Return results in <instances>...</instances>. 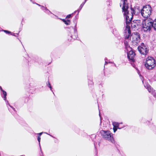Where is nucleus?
<instances>
[{
	"mask_svg": "<svg viewBox=\"0 0 156 156\" xmlns=\"http://www.w3.org/2000/svg\"><path fill=\"white\" fill-rule=\"evenodd\" d=\"M122 2L123 6L122 8V11L124 12V15L125 18L126 22V28L124 30V36L126 39H129L131 34L130 25L133 17V14H135V10L131 9V12L129 13L128 10L129 7L127 4V0H121Z\"/></svg>",
	"mask_w": 156,
	"mask_h": 156,
	"instance_id": "obj_1",
	"label": "nucleus"
},
{
	"mask_svg": "<svg viewBox=\"0 0 156 156\" xmlns=\"http://www.w3.org/2000/svg\"><path fill=\"white\" fill-rule=\"evenodd\" d=\"M153 20L150 18L144 21L142 23V30L144 32H149L154 26Z\"/></svg>",
	"mask_w": 156,
	"mask_h": 156,
	"instance_id": "obj_2",
	"label": "nucleus"
},
{
	"mask_svg": "<svg viewBox=\"0 0 156 156\" xmlns=\"http://www.w3.org/2000/svg\"><path fill=\"white\" fill-rule=\"evenodd\" d=\"M151 8L149 5L144 6L140 10L141 15L144 18H147L150 16L151 14Z\"/></svg>",
	"mask_w": 156,
	"mask_h": 156,
	"instance_id": "obj_3",
	"label": "nucleus"
},
{
	"mask_svg": "<svg viewBox=\"0 0 156 156\" xmlns=\"http://www.w3.org/2000/svg\"><path fill=\"white\" fill-rule=\"evenodd\" d=\"M155 60L152 57H149L147 58L144 65L148 69H151L155 66Z\"/></svg>",
	"mask_w": 156,
	"mask_h": 156,
	"instance_id": "obj_4",
	"label": "nucleus"
},
{
	"mask_svg": "<svg viewBox=\"0 0 156 156\" xmlns=\"http://www.w3.org/2000/svg\"><path fill=\"white\" fill-rule=\"evenodd\" d=\"M100 133L102 136L103 138L105 140L110 141L112 143L114 142V139L112 136V135L109 131L101 130Z\"/></svg>",
	"mask_w": 156,
	"mask_h": 156,
	"instance_id": "obj_5",
	"label": "nucleus"
},
{
	"mask_svg": "<svg viewBox=\"0 0 156 156\" xmlns=\"http://www.w3.org/2000/svg\"><path fill=\"white\" fill-rule=\"evenodd\" d=\"M138 50L141 54L143 55H146L148 53L149 51L147 46L144 45L143 43H142V44H141L140 46L138 47Z\"/></svg>",
	"mask_w": 156,
	"mask_h": 156,
	"instance_id": "obj_6",
	"label": "nucleus"
},
{
	"mask_svg": "<svg viewBox=\"0 0 156 156\" xmlns=\"http://www.w3.org/2000/svg\"><path fill=\"white\" fill-rule=\"evenodd\" d=\"M140 41V37L139 34H134L133 36L132 42L134 45H137Z\"/></svg>",
	"mask_w": 156,
	"mask_h": 156,
	"instance_id": "obj_7",
	"label": "nucleus"
},
{
	"mask_svg": "<svg viewBox=\"0 0 156 156\" xmlns=\"http://www.w3.org/2000/svg\"><path fill=\"white\" fill-rule=\"evenodd\" d=\"M135 54L133 51L130 50L127 54V57L132 62L134 61V57Z\"/></svg>",
	"mask_w": 156,
	"mask_h": 156,
	"instance_id": "obj_8",
	"label": "nucleus"
},
{
	"mask_svg": "<svg viewBox=\"0 0 156 156\" xmlns=\"http://www.w3.org/2000/svg\"><path fill=\"white\" fill-rule=\"evenodd\" d=\"M144 86L147 89L148 91L151 94H153L154 93V90L151 87L150 85L147 84L144 85Z\"/></svg>",
	"mask_w": 156,
	"mask_h": 156,
	"instance_id": "obj_9",
	"label": "nucleus"
},
{
	"mask_svg": "<svg viewBox=\"0 0 156 156\" xmlns=\"http://www.w3.org/2000/svg\"><path fill=\"white\" fill-rule=\"evenodd\" d=\"M73 30L74 32V34H72L71 37L74 39H77L78 37V35L77 34L76 30L75 29H73Z\"/></svg>",
	"mask_w": 156,
	"mask_h": 156,
	"instance_id": "obj_10",
	"label": "nucleus"
},
{
	"mask_svg": "<svg viewBox=\"0 0 156 156\" xmlns=\"http://www.w3.org/2000/svg\"><path fill=\"white\" fill-rule=\"evenodd\" d=\"M120 124V123H119L117 122H113L112 123V124L114 127H117L119 129H121V128H120L119 127V125Z\"/></svg>",
	"mask_w": 156,
	"mask_h": 156,
	"instance_id": "obj_11",
	"label": "nucleus"
},
{
	"mask_svg": "<svg viewBox=\"0 0 156 156\" xmlns=\"http://www.w3.org/2000/svg\"><path fill=\"white\" fill-rule=\"evenodd\" d=\"M84 3H82L81 5H80V6L79 7V9H78L77 11H76L74 12V13H75L77 11L78 12V13H79V12L80 11V10H81L82 7H83V6L84 5Z\"/></svg>",
	"mask_w": 156,
	"mask_h": 156,
	"instance_id": "obj_12",
	"label": "nucleus"
},
{
	"mask_svg": "<svg viewBox=\"0 0 156 156\" xmlns=\"http://www.w3.org/2000/svg\"><path fill=\"white\" fill-rule=\"evenodd\" d=\"M143 21H143L142 20H136L135 23L137 24L138 25H140L142 24Z\"/></svg>",
	"mask_w": 156,
	"mask_h": 156,
	"instance_id": "obj_13",
	"label": "nucleus"
},
{
	"mask_svg": "<svg viewBox=\"0 0 156 156\" xmlns=\"http://www.w3.org/2000/svg\"><path fill=\"white\" fill-rule=\"evenodd\" d=\"M2 92L3 93V94L4 95V97H2L4 98V100H6V96L7 95V94L6 92L4 90H2Z\"/></svg>",
	"mask_w": 156,
	"mask_h": 156,
	"instance_id": "obj_14",
	"label": "nucleus"
},
{
	"mask_svg": "<svg viewBox=\"0 0 156 156\" xmlns=\"http://www.w3.org/2000/svg\"><path fill=\"white\" fill-rule=\"evenodd\" d=\"M62 21L65 23V24L68 25L70 24V21L69 20H65L63 19Z\"/></svg>",
	"mask_w": 156,
	"mask_h": 156,
	"instance_id": "obj_15",
	"label": "nucleus"
},
{
	"mask_svg": "<svg viewBox=\"0 0 156 156\" xmlns=\"http://www.w3.org/2000/svg\"><path fill=\"white\" fill-rule=\"evenodd\" d=\"M37 140H38V141L39 142V146H40V150H41V153H42V152L41 151V145H40V140H41V137H40V136H38V137H37Z\"/></svg>",
	"mask_w": 156,
	"mask_h": 156,
	"instance_id": "obj_16",
	"label": "nucleus"
},
{
	"mask_svg": "<svg viewBox=\"0 0 156 156\" xmlns=\"http://www.w3.org/2000/svg\"><path fill=\"white\" fill-rule=\"evenodd\" d=\"M124 44L126 48H127L129 47V46L128 44V41H126V40L125 41Z\"/></svg>",
	"mask_w": 156,
	"mask_h": 156,
	"instance_id": "obj_17",
	"label": "nucleus"
},
{
	"mask_svg": "<svg viewBox=\"0 0 156 156\" xmlns=\"http://www.w3.org/2000/svg\"><path fill=\"white\" fill-rule=\"evenodd\" d=\"M41 9L43 10H46V11L45 12L47 13H48V12H50V11L48 10L46 8H45L42 6H41Z\"/></svg>",
	"mask_w": 156,
	"mask_h": 156,
	"instance_id": "obj_18",
	"label": "nucleus"
},
{
	"mask_svg": "<svg viewBox=\"0 0 156 156\" xmlns=\"http://www.w3.org/2000/svg\"><path fill=\"white\" fill-rule=\"evenodd\" d=\"M73 14V13H72V14H69V15H68L67 16H66V18H70L71 17V15Z\"/></svg>",
	"mask_w": 156,
	"mask_h": 156,
	"instance_id": "obj_19",
	"label": "nucleus"
},
{
	"mask_svg": "<svg viewBox=\"0 0 156 156\" xmlns=\"http://www.w3.org/2000/svg\"><path fill=\"white\" fill-rule=\"evenodd\" d=\"M47 85V86L49 87L50 86H51V84L50 83V82L49 81H48L46 83Z\"/></svg>",
	"mask_w": 156,
	"mask_h": 156,
	"instance_id": "obj_20",
	"label": "nucleus"
},
{
	"mask_svg": "<svg viewBox=\"0 0 156 156\" xmlns=\"http://www.w3.org/2000/svg\"><path fill=\"white\" fill-rule=\"evenodd\" d=\"M3 31L7 34L11 33L10 32L8 31V30H4Z\"/></svg>",
	"mask_w": 156,
	"mask_h": 156,
	"instance_id": "obj_21",
	"label": "nucleus"
},
{
	"mask_svg": "<svg viewBox=\"0 0 156 156\" xmlns=\"http://www.w3.org/2000/svg\"><path fill=\"white\" fill-rule=\"evenodd\" d=\"M117 127H114L113 129V130H114V132H115L116 131V130H117Z\"/></svg>",
	"mask_w": 156,
	"mask_h": 156,
	"instance_id": "obj_22",
	"label": "nucleus"
},
{
	"mask_svg": "<svg viewBox=\"0 0 156 156\" xmlns=\"http://www.w3.org/2000/svg\"><path fill=\"white\" fill-rule=\"evenodd\" d=\"M7 102H8V105H9V106H10V107H11V108H12V109L14 111H16V110H15V109L13 107H12L9 104V103H8V101H7Z\"/></svg>",
	"mask_w": 156,
	"mask_h": 156,
	"instance_id": "obj_23",
	"label": "nucleus"
},
{
	"mask_svg": "<svg viewBox=\"0 0 156 156\" xmlns=\"http://www.w3.org/2000/svg\"><path fill=\"white\" fill-rule=\"evenodd\" d=\"M153 29L155 30H156V23H155L154 24V26L153 27Z\"/></svg>",
	"mask_w": 156,
	"mask_h": 156,
	"instance_id": "obj_24",
	"label": "nucleus"
},
{
	"mask_svg": "<svg viewBox=\"0 0 156 156\" xmlns=\"http://www.w3.org/2000/svg\"><path fill=\"white\" fill-rule=\"evenodd\" d=\"M42 133H43L41 132V133H38L37 134L38 135H39V136H41L42 135Z\"/></svg>",
	"mask_w": 156,
	"mask_h": 156,
	"instance_id": "obj_25",
	"label": "nucleus"
},
{
	"mask_svg": "<svg viewBox=\"0 0 156 156\" xmlns=\"http://www.w3.org/2000/svg\"><path fill=\"white\" fill-rule=\"evenodd\" d=\"M105 65L106 64H107L108 63L106 61V60H107V59L106 58H105Z\"/></svg>",
	"mask_w": 156,
	"mask_h": 156,
	"instance_id": "obj_26",
	"label": "nucleus"
},
{
	"mask_svg": "<svg viewBox=\"0 0 156 156\" xmlns=\"http://www.w3.org/2000/svg\"><path fill=\"white\" fill-rule=\"evenodd\" d=\"M49 88L50 89V90L53 92V91L52 90V87L51 86H50L49 87Z\"/></svg>",
	"mask_w": 156,
	"mask_h": 156,
	"instance_id": "obj_27",
	"label": "nucleus"
},
{
	"mask_svg": "<svg viewBox=\"0 0 156 156\" xmlns=\"http://www.w3.org/2000/svg\"><path fill=\"white\" fill-rule=\"evenodd\" d=\"M0 89L2 91V90H3L2 89V88L1 86H0Z\"/></svg>",
	"mask_w": 156,
	"mask_h": 156,
	"instance_id": "obj_28",
	"label": "nucleus"
},
{
	"mask_svg": "<svg viewBox=\"0 0 156 156\" xmlns=\"http://www.w3.org/2000/svg\"><path fill=\"white\" fill-rule=\"evenodd\" d=\"M37 4V5H38L39 6H41H41H42L41 5H39V4Z\"/></svg>",
	"mask_w": 156,
	"mask_h": 156,
	"instance_id": "obj_29",
	"label": "nucleus"
},
{
	"mask_svg": "<svg viewBox=\"0 0 156 156\" xmlns=\"http://www.w3.org/2000/svg\"><path fill=\"white\" fill-rule=\"evenodd\" d=\"M86 1H87V0H85L84 2H83V3H84V4H85L86 3Z\"/></svg>",
	"mask_w": 156,
	"mask_h": 156,
	"instance_id": "obj_30",
	"label": "nucleus"
},
{
	"mask_svg": "<svg viewBox=\"0 0 156 156\" xmlns=\"http://www.w3.org/2000/svg\"><path fill=\"white\" fill-rule=\"evenodd\" d=\"M154 96L156 98V95H154Z\"/></svg>",
	"mask_w": 156,
	"mask_h": 156,
	"instance_id": "obj_31",
	"label": "nucleus"
},
{
	"mask_svg": "<svg viewBox=\"0 0 156 156\" xmlns=\"http://www.w3.org/2000/svg\"><path fill=\"white\" fill-rule=\"evenodd\" d=\"M49 135H50V136H51L52 137H53L52 136H51L50 134H49Z\"/></svg>",
	"mask_w": 156,
	"mask_h": 156,
	"instance_id": "obj_32",
	"label": "nucleus"
},
{
	"mask_svg": "<svg viewBox=\"0 0 156 156\" xmlns=\"http://www.w3.org/2000/svg\"><path fill=\"white\" fill-rule=\"evenodd\" d=\"M121 5H121H121H120V6H121Z\"/></svg>",
	"mask_w": 156,
	"mask_h": 156,
	"instance_id": "obj_33",
	"label": "nucleus"
}]
</instances>
